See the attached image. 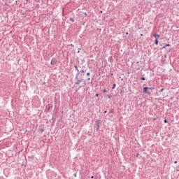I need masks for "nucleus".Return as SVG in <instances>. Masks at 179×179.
Listing matches in <instances>:
<instances>
[{
  "mask_svg": "<svg viewBox=\"0 0 179 179\" xmlns=\"http://www.w3.org/2000/svg\"><path fill=\"white\" fill-rule=\"evenodd\" d=\"M148 90H149V87H144L143 89V93H147V94H149V96H150V92Z\"/></svg>",
  "mask_w": 179,
  "mask_h": 179,
  "instance_id": "obj_1",
  "label": "nucleus"
},
{
  "mask_svg": "<svg viewBox=\"0 0 179 179\" xmlns=\"http://www.w3.org/2000/svg\"><path fill=\"white\" fill-rule=\"evenodd\" d=\"M96 127H98V129H99V128H100V120H96Z\"/></svg>",
  "mask_w": 179,
  "mask_h": 179,
  "instance_id": "obj_2",
  "label": "nucleus"
},
{
  "mask_svg": "<svg viewBox=\"0 0 179 179\" xmlns=\"http://www.w3.org/2000/svg\"><path fill=\"white\" fill-rule=\"evenodd\" d=\"M154 37H155V40H158V37H160V35L155 34Z\"/></svg>",
  "mask_w": 179,
  "mask_h": 179,
  "instance_id": "obj_3",
  "label": "nucleus"
},
{
  "mask_svg": "<svg viewBox=\"0 0 179 179\" xmlns=\"http://www.w3.org/2000/svg\"><path fill=\"white\" fill-rule=\"evenodd\" d=\"M155 90V87H148V90Z\"/></svg>",
  "mask_w": 179,
  "mask_h": 179,
  "instance_id": "obj_4",
  "label": "nucleus"
},
{
  "mask_svg": "<svg viewBox=\"0 0 179 179\" xmlns=\"http://www.w3.org/2000/svg\"><path fill=\"white\" fill-rule=\"evenodd\" d=\"M159 39H155V44L156 45H157V44H159V41H158Z\"/></svg>",
  "mask_w": 179,
  "mask_h": 179,
  "instance_id": "obj_5",
  "label": "nucleus"
},
{
  "mask_svg": "<svg viewBox=\"0 0 179 179\" xmlns=\"http://www.w3.org/2000/svg\"><path fill=\"white\" fill-rule=\"evenodd\" d=\"M116 86H117V85H116L115 84H113L112 89H115Z\"/></svg>",
  "mask_w": 179,
  "mask_h": 179,
  "instance_id": "obj_6",
  "label": "nucleus"
},
{
  "mask_svg": "<svg viewBox=\"0 0 179 179\" xmlns=\"http://www.w3.org/2000/svg\"><path fill=\"white\" fill-rule=\"evenodd\" d=\"M80 80H78V81H77L76 83V85H79L80 83Z\"/></svg>",
  "mask_w": 179,
  "mask_h": 179,
  "instance_id": "obj_7",
  "label": "nucleus"
},
{
  "mask_svg": "<svg viewBox=\"0 0 179 179\" xmlns=\"http://www.w3.org/2000/svg\"><path fill=\"white\" fill-rule=\"evenodd\" d=\"M165 47H170V44H166L165 46L163 47V48H164Z\"/></svg>",
  "mask_w": 179,
  "mask_h": 179,
  "instance_id": "obj_8",
  "label": "nucleus"
},
{
  "mask_svg": "<svg viewBox=\"0 0 179 179\" xmlns=\"http://www.w3.org/2000/svg\"><path fill=\"white\" fill-rule=\"evenodd\" d=\"M74 68L76 69V71H78V66H75Z\"/></svg>",
  "mask_w": 179,
  "mask_h": 179,
  "instance_id": "obj_9",
  "label": "nucleus"
},
{
  "mask_svg": "<svg viewBox=\"0 0 179 179\" xmlns=\"http://www.w3.org/2000/svg\"><path fill=\"white\" fill-rule=\"evenodd\" d=\"M87 76H90V73H87Z\"/></svg>",
  "mask_w": 179,
  "mask_h": 179,
  "instance_id": "obj_10",
  "label": "nucleus"
},
{
  "mask_svg": "<svg viewBox=\"0 0 179 179\" xmlns=\"http://www.w3.org/2000/svg\"><path fill=\"white\" fill-rule=\"evenodd\" d=\"M103 93H106L107 92V90H103Z\"/></svg>",
  "mask_w": 179,
  "mask_h": 179,
  "instance_id": "obj_11",
  "label": "nucleus"
},
{
  "mask_svg": "<svg viewBox=\"0 0 179 179\" xmlns=\"http://www.w3.org/2000/svg\"><path fill=\"white\" fill-rule=\"evenodd\" d=\"M85 16H87V13H84Z\"/></svg>",
  "mask_w": 179,
  "mask_h": 179,
  "instance_id": "obj_12",
  "label": "nucleus"
},
{
  "mask_svg": "<svg viewBox=\"0 0 179 179\" xmlns=\"http://www.w3.org/2000/svg\"><path fill=\"white\" fill-rule=\"evenodd\" d=\"M80 52V48H78V53Z\"/></svg>",
  "mask_w": 179,
  "mask_h": 179,
  "instance_id": "obj_13",
  "label": "nucleus"
},
{
  "mask_svg": "<svg viewBox=\"0 0 179 179\" xmlns=\"http://www.w3.org/2000/svg\"><path fill=\"white\" fill-rule=\"evenodd\" d=\"M164 90V88H162L161 90H160V92H163Z\"/></svg>",
  "mask_w": 179,
  "mask_h": 179,
  "instance_id": "obj_14",
  "label": "nucleus"
},
{
  "mask_svg": "<svg viewBox=\"0 0 179 179\" xmlns=\"http://www.w3.org/2000/svg\"><path fill=\"white\" fill-rule=\"evenodd\" d=\"M141 80H145V78H141Z\"/></svg>",
  "mask_w": 179,
  "mask_h": 179,
  "instance_id": "obj_15",
  "label": "nucleus"
},
{
  "mask_svg": "<svg viewBox=\"0 0 179 179\" xmlns=\"http://www.w3.org/2000/svg\"><path fill=\"white\" fill-rule=\"evenodd\" d=\"M96 97H99V94H96Z\"/></svg>",
  "mask_w": 179,
  "mask_h": 179,
  "instance_id": "obj_16",
  "label": "nucleus"
},
{
  "mask_svg": "<svg viewBox=\"0 0 179 179\" xmlns=\"http://www.w3.org/2000/svg\"><path fill=\"white\" fill-rule=\"evenodd\" d=\"M165 124L167 123V120H164Z\"/></svg>",
  "mask_w": 179,
  "mask_h": 179,
  "instance_id": "obj_17",
  "label": "nucleus"
},
{
  "mask_svg": "<svg viewBox=\"0 0 179 179\" xmlns=\"http://www.w3.org/2000/svg\"><path fill=\"white\" fill-rule=\"evenodd\" d=\"M70 20H71V22H74V21H73V19H72V18H71Z\"/></svg>",
  "mask_w": 179,
  "mask_h": 179,
  "instance_id": "obj_18",
  "label": "nucleus"
},
{
  "mask_svg": "<svg viewBox=\"0 0 179 179\" xmlns=\"http://www.w3.org/2000/svg\"><path fill=\"white\" fill-rule=\"evenodd\" d=\"M106 113H107V110H105V111H104V114H106Z\"/></svg>",
  "mask_w": 179,
  "mask_h": 179,
  "instance_id": "obj_19",
  "label": "nucleus"
},
{
  "mask_svg": "<svg viewBox=\"0 0 179 179\" xmlns=\"http://www.w3.org/2000/svg\"><path fill=\"white\" fill-rule=\"evenodd\" d=\"M41 132H43V131H44V130H43V129H41Z\"/></svg>",
  "mask_w": 179,
  "mask_h": 179,
  "instance_id": "obj_20",
  "label": "nucleus"
},
{
  "mask_svg": "<svg viewBox=\"0 0 179 179\" xmlns=\"http://www.w3.org/2000/svg\"><path fill=\"white\" fill-rule=\"evenodd\" d=\"M174 163H175V164H176V163H177V161H176Z\"/></svg>",
  "mask_w": 179,
  "mask_h": 179,
  "instance_id": "obj_21",
  "label": "nucleus"
},
{
  "mask_svg": "<svg viewBox=\"0 0 179 179\" xmlns=\"http://www.w3.org/2000/svg\"><path fill=\"white\" fill-rule=\"evenodd\" d=\"M156 120H157V119H156V118H155V119H154V121H156Z\"/></svg>",
  "mask_w": 179,
  "mask_h": 179,
  "instance_id": "obj_22",
  "label": "nucleus"
},
{
  "mask_svg": "<svg viewBox=\"0 0 179 179\" xmlns=\"http://www.w3.org/2000/svg\"><path fill=\"white\" fill-rule=\"evenodd\" d=\"M91 178H94V176H92Z\"/></svg>",
  "mask_w": 179,
  "mask_h": 179,
  "instance_id": "obj_23",
  "label": "nucleus"
},
{
  "mask_svg": "<svg viewBox=\"0 0 179 179\" xmlns=\"http://www.w3.org/2000/svg\"><path fill=\"white\" fill-rule=\"evenodd\" d=\"M74 176H75V177H76V174H75Z\"/></svg>",
  "mask_w": 179,
  "mask_h": 179,
  "instance_id": "obj_24",
  "label": "nucleus"
}]
</instances>
